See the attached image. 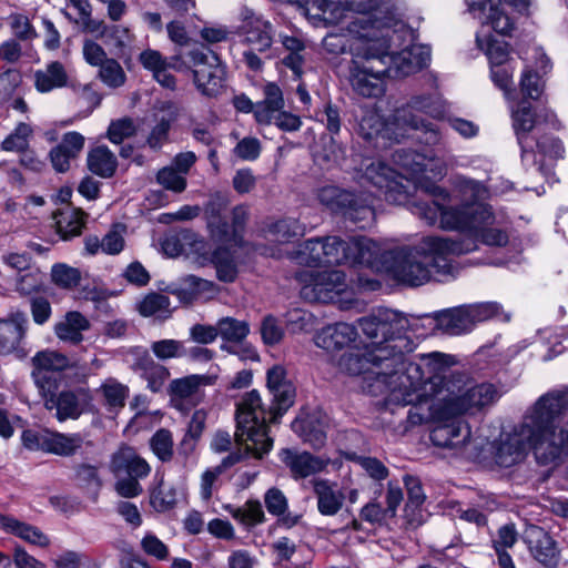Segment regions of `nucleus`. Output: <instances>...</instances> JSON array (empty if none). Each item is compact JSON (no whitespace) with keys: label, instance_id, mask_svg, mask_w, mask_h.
<instances>
[{"label":"nucleus","instance_id":"f257e3e1","mask_svg":"<svg viewBox=\"0 0 568 568\" xmlns=\"http://www.w3.org/2000/svg\"><path fill=\"white\" fill-rule=\"evenodd\" d=\"M452 358L442 353L420 356L419 365L407 369L408 385L395 390L402 405H417L429 399V413L436 425L430 442L457 454L470 442L471 432L462 416H475L494 405L499 398L497 388L489 383H475L459 373H449Z\"/></svg>","mask_w":568,"mask_h":568},{"label":"nucleus","instance_id":"f03ea898","mask_svg":"<svg viewBox=\"0 0 568 568\" xmlns=\"http://www.w3.org/2000/svg\"><path fill=\"white\" fill-rule=\"evenodd\" d=\"M358 324L369 344L363 352L344 354L339 367L352 375L366 374L374 395L387 394L389 402L398 404L395 390L408 385V366L420 364V358L412 362L405 356L414 349V342L404 334L408 322L396 311L378 308Z\"/></svg>","mask_w":568,"mask_h":568},{"label":"nucleus","instance_id":"7ed1b4c3","mask_svg":"<svg viewBox=\"0 0 568 568\" xmlns=\"http://www.w3.org/2000/svg\"><path fill=\"white\" fill-rule=\"evenodd\" d=\"M452 186V193H447L435 184L427 185L426 191L434 199L416 202L413 213L428 225L467 233L456 240L471 239L476 247L478 241L488 246H505L508 232L497 221L493 207L484 202L489 195L485 184L458 175L453 179Z\"/></svg>","mask_w":568,"mask_h":568},{"label":"nucleus","instance_id":"20e7f679","mask_svg":"<svg viewBox=\"0 0 568 568\" xmlns=\"http://www.w3.org/2000/svg\"><path fill=\"white\" fill-rule=\"evenodd\" d=\"M568 406V387L549 392L538 398L521 424L500 438L495 460L510 467L524 457L529 446L539 464H551L568 453V430L556 424Z\"/></svg>","mask_w":568,"mask_h":568},{"label":"nucleus","instance_id":"39448f33","mask_svg":"<svg viewBox=\"0 0 568 568\" xmlns=\"http://www.w3.org/2000/svg\"><path fill=\"white\" fill-rule=\"evenodd\" d=\"M267 387L274 402L270 408L264 406L255 389L245 393L236 405L235 439L239 445L244 446L246 454L255 458H262L273 446L266 423H276L293 405L295 397V389L286 379V372L282 366L276 365L267 371Z\"/></svg>","mask_w":568,"mask_h":568},{"label":"nucleus","instance_id":"423d86ee","mask_svg":"<svg viewBox=\"0 0 568 568\" xmlns=\"http://www.w3.org/2000/svg\"><path fill=\"white\" fill-rule=\"evenodd\" d=\"M475 248L476 244L471 239L426 236L414 246L389 251L385 262L395 280L410 286H419L436 275H452L453 266L448 257L467 254Z\"/></svg>","mask_w":568,"mask_h":568},{"label":"nucleus","instance_id":"0eeeda50","mask_svg":"<svg viewBox=\"0 0 568 568\" xmlns=\"http://www.w3.org/2000/svg\"><path fill=\"white\" fill-rule=\"evenodd\" d=\"M355 39L348 40L352 55L349 63V84L355 93L364 98H379L385 92L387 77L388 42L375 44L378 39H367V31L362 24L355 23L352 29Z\"/></svg>","mask_w":568,"mask_h":568},{"label":"nucleus","instance_id":"6e6552de","mask_svg":"<svg viewBox=\"0 0 568 568\" xmlns=\"http://www.w3.org/2000/svg\"><path fill=\"white\" fill-rule=\"evenodd\" d=\"M349 11L361 13L359 17L349 22L347 32L349 39H355L356 33L352 30L355 23H361L367 31V39H378V34L384 37L393 36L397 38L408 37L410 28L402 19L397 0H344Z\"/></svg>","mask_w":568,"mask_h":568},{"label":"nucleus","instance_id":"1a4fd4ad","mask_svg":"<svg viewBox=\"0 0 568 568\" xmlns=\"http://www.w3.org/2000/svg\"><path fill=\"white\" fill-rule=\"evenodd\" d=\"M428 114L434 119H439L445 114V104L440 97L436 94H420L413 97L406 106L395 112V121L403 124L405 132L408 130L415 133V138L423 139L427 144H438L440 133L434 123L427 122L414 112Z\"/></svg>","mask_w":568,"mask_h":568},{"label":"nucleus","instance_id":"9d476101","mask_svg":"<svg viewBox=\"0 0 568 568\" xmlns=\"http://www.w3.org/2000/svg\"><path fill=\"white\" fill-rule=\"evenodd\" d=\"M390 36H393V32H390ZM412 41V29L409 36L405 38L378 34V41H375V44H379L381 42H388L390 44L387 49L386 58L388 68L386 75L388 78H404L410 75L422 70L429 62V48L423 44H413Z\"/></svg>","mask_w":568,"mask_h":568},{"label":"nucleus","instance_id":"9b49d317","mask_svg":"<svg viewBox=\"0 0 568 568\" xmlns=\"http://www.w3.org/2000/svg\"><path fill=\"white\" fill-rule=\"evenodd\" d=\"M393 161L400 170L397 172L399 181L413 180L416 184L423 183L422 178H442L446 173L447 162L444 151L429 150L426 153H418L412 150H396Z\"/></svg>","mask_w":568,"mask_h":568},{"label":"nucleus","instance_id":"f8f14e48","mask_svg":"<svg viewBox=\"0 0 568 568\" xmlns=\"http://www.w3.org/2000/svg\"><path fill=\"white\" fill-rule=\"evenodd\" d=\"M317 199L331 211L342 212L363 229L374 221L371 195L356 196L349 191L327 185L317 191Z\"/></svg>","mask_w":568,"mask_h":568},{"label":"nucleus","instance_id":"ddd939ff","mask_svg":"<svg viewBox=\"0 0 568 568\" xmlns=\"http://www.w3.org/2000/svg\"><path fill=\"white\" fill-rule=\"evenodd\" d=\"M361 183H369L378 189L388 202H402L406 186L399 181L397 171L379 159L365 158L355 169Z\"/></svg>","mask_w":568,"mask_h":568},{"label":"nucleus","instance_id":"4468645a","mask_svg":"<svg viewBox=\"0 0 568 568\" xmlns=\"http://www.w3.org/2000/svg\"><path fill=\"white\" fill-rule=\"evenodd\" d=\"M300 281L303 283L301 296L312 303L333 302L346 286L345 274L338 270L304 272Z\"/></svg>","mask_w":568,"mask_h":568},{"label":"nucleus","instance_id":"2eb2a0df","mask_svg":"<svg viewBox=\"0 0 568 568\" xmlns=\"http://www.w3.org/2000/svg\"><path fill=\"white\" fill-rule=\"evenodd\" d=\"M193 63V79L197 90L207 97L216 95L223 85L224 68L219 57L210 51L194 49L189 53Z\"/></svg>","mask_w":568,"mask_h":568},{"label":"nucleus","instance_id":"dca6fc26","mask_svg":"<svg viewBox=\"0 0 568 568\" xmlns=\"http://www.w3.org/2000/svg\"><path fill=\"white\" fill-rule=\"evenodd\" d=\"M216 375L193 374L182 378L173 379L170 383L171 403L179 410H189L204 399V386L214 385Z\"/></svg>","mask_w":568,"mask_h":568},{"label":"nucleus","instance_id":"f3484780","mask_svg":"<svg viewBox=\"0 0 568 568\" xmlns=\"http://www.w3.org/2000/svg\"><path fill=\"white\" fill-rule=\"evenodd\" d=\"M469 13L483 24L489 26L501 36H510L515 29L514 19L507 13L500 0H465Z\"/></svg>","mask_w":568,"mask_h":568},{"label":"nucleus","instance_id":"a211bd4d","mask_svg":"<svg viewBox=\"0 0 568 568\" xmlns=\"http://www.w3.org/2000/svg\"><path fill=\"white\" fill-rule=\"evenodd\" d=\"M511 120L517 141L521 146L523 160L526 162L531 160L538 164L539 170H542L544 164L536 159L534 139L530 136V133L537 128L536 115L531 111L530 103L527 101L519 102L516 109L511 110Z\"/></svg>","mask_w":568,"mask_h":568},{"label":"nucleus","instance_id":"6ab92c4d","mask_svg":"<svg viewBox=\"0 0 568 568\" xmlns=\"http://www.w3.org/2000/svg\"><path fill=\"white\" fill-rule=\"evenodd\" d=\"M44 407L48 410H55V418L59 422L78 419L83 413L84 395L78 392L63 390L54 394L51 386L41 389Z\"/></svg>","mask_w":568,"mask_h":568},{"label":"nucleus","instance_id":"aec40b11","mask_svg":"<svg viewBox=\"0 0 568 568\" xmlns=\"http://www.w3.org/2000/svg\"><path fill=\"white\" fill-rule=\"evenodd\" d=\"M230 199L226 194L214 193L204 206V219L211 237L215 242H224L230 237V224L226 220V211Z\"/></svg>","mask_w":568,"mask_h":568},{"label":"nucleus","instance_id":"412c9836","mask_svg":"<svg viewBox=\"0 0 568 568\" xmlns=\"http://www.w3.org/2000/svg\"><path fill=\"white\" fill-rule=\"evenodd\" d=\"M241 16L246 43L258 52L268 50L274 34L272 24L247 8L242 11Z\"/></svg>","mask_w":568,"mask_h":568},{"label":"nucleus","instance_id":"4be33fe9","mask_svg":"<svg viewBox=\"0 0 568 568\" xmlns=\"http://www.w3.org/2000/svg\"><path fill=\"white\" fill-rule=\"evenodd\" d=\"M110 469L116 476H133L145 478L151 473V466L130 446L120 447L110 462Z\"/></svg>","mask_w":568,"mask_h":568},{"label":"nucleus","instance_id":"5701e85b","mask_svg":"<svg viewBox=\"0 0 568 568\" xmlns=\"http://www.w3.org/2000/svg\"><path fill=\"white\" fill-rule=\"evenodd\" d=\"M357 331L355 326L347 323L327 325L314 335V343L317 347L335 353L342 351L355 342Z\"/></svg>","mask_w":568,"mask_h":568},{"label":"nucleus","instance_id":"b1692460","mask_svg":"<svg viewBox=\"0 0 568 568\" xmlns=\"http://www.w3.org/2000/svg\"><path fill=\"white\" fill-rule=\"evenodd\" d=\"M27 331L28 318L22 312L12 313L7 320H0V355L18 352Z\"/></svg>","mask_w":568,"mask_h":568},{"label":"nucleus","instance_id":"393cba45","mask_svg":"<svg viewBox=\"0 0 568 568\" xmlns=\"http://www.w3.org/2000/svg\"><path fill=\"white\" fill-rule=\"evenodd\" d=\"M358 131L366 140H372L381 135L399 141L400 139L410 136V134L405 132L403 124H397L395 120L392 123H385L376 111H367L362 116Z\"/></svg>","mask_w":568,"mask_h":568},{"label":"nucleus","instance_id":"a878e982","mask_svg":"<svg viewBox=\"0 0 568 568\" xmlns=\"http://www.w3.org/2000/svg\"><path fill=\"white\" fill-rule=\"evenodd\" d=\"M313 489L317 500V510L323 516H335L343 508L345 495L337 483L327 479H314Z\"/></svg>","mask_w":568,"mask_h":568},{"label":"nucleus","instance_id":"bb28decb","mask_svg":"<svg viewBox=\"0 0 568 568\" xmlns=\"http://www.w3.org/2000/svg\"><path fill=\"white\" fill-rule=\"evenodd\" d=\"M282 460L290 468L294 478H305L325 469L328 459L313 456L310 453H296L291 449H284L281 454Z\"/></svg>","mask_w":568,"mask_h":568},{"label":"nucleus","instance_id":"cd10ccee","mask_svg":"<svg viewBox=\"0 0 568 568\" xmlns=\"http://www.w3.org/2000/svg\"><path fill=\"white\" fill-rule=\"evenodd\" d=\"M219 336L224 342L221 349L230 354H239L237 345H242L250 334V324L246 321L232 316L221 317L216 322Z\"/></svg>","mask_w":568,"mask_h":568},{"label":"nucleus","instance_id":"c85d7f7f","mask_svg":"<svg viewBox=\"0 0 568 568\" xmlns=\"http://www.w3.org/2000/svg\"><path fill=\"white\" fill-rule=\"evenodd\" d=\"M263 100L255 103L254 116L260 124H271L276 114L284 109L283 92L277 84L268 82L263 88Z\"/></svg>","mask_w":568,"mask_h":568},{"label":"nucleus","instance_id":"c756f323","mask_svg":"<svg viewBox=\"0 0 568 568\" xmlns=\"http://www.w3.org/2000/svg\"><path fill=\"white\" fill-rule=\"evenodd\" d=\"M34 371L32 376L36 384L41 389L47 388L44 386V372H60L71 366V361L68 356L55 351H42L37 353L32 358Z\"/></svg>","mask_w":568,"mask_h":568},{"label":"nucleus","instance_id":"7c9ffc66","mask_svg":"<svg viewBox=\"0 0 568 568\" xmlns=\"http://www.w3.org/2000/svg\"><path fill=\"white\" fill-rule=\"evenodd\" d=\"M0 529L6 534L14 535L31 545L39 547H48L50 545L49 537L38 527L20 521L12 516L0 514Z\"/></svg>","mask_w":568,"mask_h":568},{"label":"nucleus","instance_id":"2f4dec72","mask_svg":"<svg viewBox=\"0 0 568 568\" xmlns=\"http://www.w3.org/2000/svg\"><path fill=\"white\" fill-rule=\"evenodd\" d=\"M529 550L534 558L548 568H554L559 561L555 540L542 529L532 531L529 538Z\"/></svg>","mask_w":568,"mask_h":568},{"label":"nucleus","instance_id":"473e14b6","mask_svg":"<svg viewBox=\"0 0 568 568\" xmlns=\"http://www.w3.org/2000/svg\"><path fill=\"white\" fill-rule=\"evenodd\" d=\"M89 327V321L81 313L69 312L54 325V333L60 341L77 345L82 342V333Z\"/></svg>","mask_w":568,"mask_h":568},{"label":"nucleus","instance_id":"72a5a7b5","mask_svg":"<svg viewBox=\"0 0 568 568\" xmlns=\"http://www.w3.org/2000/svg\"><path fill=\"white\" fill-rule=\"evenodd\" d=\"M141 355L135 363V368L142 372V376L148 382V387L153 393L162 389L164 383L170 376V372L163 365L155 363L149 355L146 349H136Z\"/></svg>","mask_w":568,"mask_h":568},{"label":"nucleus","instance_id":"f704fd0d","mask_svg":"<svg viewBox=\"0 0 568 568\" xmlns=\"http://www.w3.org/2000/svg\"><path fill=\"white\" fill-rule=\"evenodd\" d=\"M68 79L63 64L59 61H52L44 69L36 71L34 87L39 92L48 93L54 89L65 87Z\"/></svg>","mask_w":568,"mask_h":568},{"label":"nucleus","instance_id":"c9c22d12","mask_svg":"<svg viewBox=\"0 0 568 568\" xmlns=\"http://www.w3.org/2000/svg\"><path fill=\"white\" fill-rule=\"evenodd\" d=\"M381 248L372 239L353 237L347 242L348 263L351 264H373Z\"/></svg>","mask_w":568,"mask_h":568},{"label":"nucleus","instance_id":"e433bc0d","mask_svg":"<svg viewBox=\"0 0 568 568\" xmlns=\"http://www.w3.org/2000/svg\"><path fill=\"white\" fill-rule=\"evenodd\" d=\"M294 428L301 427L303 438L314 448H321L326 440V417L321 413L310 415L305 420L295 422Z\"/></svg>","mask_w":568,"mask_h":568},{"label":"nucleus","instance_id":"4c0bfd02","mask_svg":"<svg viewBox=\"0 0 568 568\" xmlns=\"http://www.w3.org/2000/svg\"><path fill=\"white\" fill-rule=\"evenodd\" d=\"M89 170L101 178H111L116 170L118 162L115 155L106 146H97L88 154Z\"/></svg>","mask_w":568,"mask_h":568},{"label":"nucleus","instance_id":"58836bf2","mask_svg":"<svg viewBox=\"0 0 568 568\" xmlns=\"http://www.w3.org/2000/svg\"><path fill=\"white\" fill-rule=\"evenodd\" d=\"M45 453L71 456L74 455L83 444V438L80 434H63L58 432L48 433V442Z\"/></svg>","mask_w":568,"mask_h":568},{"label":"nucleus","instance_id":"ea45409f","mask_svg":"<svg viewBox=\"0 0 568 568\" xmlns=\"http://www.w3.org/2000/svg\"><path fill=\"white\" fill-rule=\"evenodd\" d=\"M82 212L65 207L53 215L57 232L63 240L78 236L84 225Z\"/></svg>","mask_w":568,"mask_h":568},{"label":"nucleus","instance_id":"a19ab883","mask_svg":"<svg viewBox=\"0 0 568 568\" xmlns=\"http://www.w3.org/2000/svg\"><path fill=\"white\" fill-rule=\"evenodd\" d=\"M437 320L439 326L453 335L465 333L474 326L467 306L443 312Z\"/></svg>","mask_w":568,"mask_h":568},{"label":"nucleus","instance_id":"79ce46f5","mask_svg":"<svg viewBox=\"0 0 568 568\" xmlns=\"http://www.w3.org/2000/svg\"><path fill=\"white\" fill-rule=\"evenodd\" d=\"M224 509L240 524L253 527L264 523L265 515L258 500H247L242 507L225 505Z\"/></svg>","mask_w":568,"mask_h":568},{"label":"nucleus","instance_id":"37998d69","mask_svg":"<svg viewBox=\"0 0 568 568\" xmlns=\"http://www.w3.org/2000/svg\"><path fill=\"white\" fill-rule=\"evenodd\" d=\"M162 110L168 111L169 119L162 118L151 130L146 143L152 150H160L168 141L171 122L179 115V109L172 102L164 103Z\"/></svg>","mask_w":568,"mask_h":568},{"label":"nucleus","instance_id":"c03bdc74","mask_svg":"<svg viewBox=\"0 0 568 568\" xmlns=\"http://www.w3.org/2000/svg\"><path fill=\"white\" fill-rule=\"evenodd\" d=\"M241 459L239 454H230L223 458L222 463L214 468L206 469L201 476L200 495L205 501L210 500L213 495V486L222 473L236 464Z\"/></svg>","mask_w":568,"mask_h":568},{"label":"nucleus","instance_id":"a18cd8bd","mask_svg":"<svg viewBox=\"0 0 568 568\" xmlns=\"http://www.w3.org/2000/svg\"><path fill=\"white\" fill-rule=\"evenodd\" d=\"M171 301L166 295L152 292L138 303L139 313L144 316H168L171 313Z\"/></svg>","mask_w":568,"mask_h":568},{"label":"nucleus","instance_id":"49530a36","mask_svg":"<svg viewBox=\"0 0 568 568\" xmlns=\"http://www.w3.org/2000/svg\"><path fill=\"white\" fill-rule=\"evenodd\" d=\"M268 233L274 241L286 243L305 234V226L293 217L276 221L268 226Z\"/></svg>","mask_w":568,"mask_h":568},{"label":"nucleus","instance_id":"de8ad7c7","mask_svg":"<svg viewBox=\"0 0 568 568\" xmlns=\"http://www.w3.org/2000/svg\"><path fill=\"white\" fill-rule=\"evenodd\" d=\"M32 135V126L29 123L19 122L13 131L1 142V150L18 153L27 151Z\"/></svg>","mask_w":568,"mask_h":568},{"label":"nucleus","instance_id":"09e8293b","mask_svg":"<svg viewBox=\"0 0 568 568\" xmlns=\"http://www.w3.org/2000/svg\"><path fill=\"white\" fill-rule=\"evenodd\" d=\"M233 246H220L213 253V262L216 266V274L220 281L233 282L237 275V268L234 263L233 253L230 251Z\"/></svg>","mask_w":568,"mask_h":568},{"label":"nucleus","instance_id":"8fccbe9b","mask_svg":"<svg viewBox=\"0 0 568 568\" xmlns=\"http://www.w3.org/2000/svg\"><path fill=\"white\" fill-rule=\"evenodd\" d=\"M102 394L104 404L109 409H119L125 405L129 395L128 386L121 384L114 378H108L99 388Z\"/></svg>","mask_w":568,"mask_h":568},{"label":"nucleus","instance_id":"3c124183","mask_svg":"<svg viewBox=\"0 0 568 568\" xmlns=\"http://www.w3.org/2000/svg\"><path fill=\"white\" fill-rule=\"evenodd\" d=\"M326 23H338L348 10L344 0H315L312 6Z\"/></svg>","mask_w":568,"mask_h":568},{"label":"nucleus","instance_id":"603ef678","mask_svg":"<svg viewBox=\"0 0 568 568\" xmlns=\"http://www.w3.org/2000/svg\"><path fill=\"white\" fill-rule=\"evenodd\" d=\"M477 45L485 51L490 65L493 64H505L509 59L508 43L505 41L495 40L491 37L481 39L477 37Z\"/></svg>","mask_w":568,"mask_h":568},{"label":"nucleus","instance_id":"864d4df0","mask_svg":"<svg viewBox=\"0 0 568 568\" xmlns=\"http://www.w3.org/2000/svg\"><path fill=\"white\" fill-rule=\"evenodd\" d=\"M102 39H104V43L111 47L116 54H120L132 43L134 36L129 28L113 24L106 28Z\"/></svg>","mask_w":568,"mask_h":568},{"label":"nucleus","instance_id":"5fc2aeb1","mask_svg":"<svg viewBox=\"0 0 568 568\" xmlns=\"http://www.w3.org/2000/svg\"><path fill=\"white\" fill-rule=\"evenodd\" d=\"M99 79L109 88L116 89L124 85L126 74L121 64L110 58L99 67Z\"/></svg>","mask_w":568,"mask_h":568},{"label":"nucleus","instance_id":"6e6d98bb","mask_svg":"<svg viewBox=\"0 0 568 568\" xmlns=\"http://www.w3.org/2000/svg\"><path fill=\"white\" fill-rule=\"evenodd\" d=\"M151 506L159 513L166 511L176 503V490L173 486L160 480L159 485L152 490L150 496Z\"/></svg>","mask_w":568,"mask_h":568},{"label":"nucleus","instance_id":"4d7b16f0","mask_svg":"<svg viewBox=\"0 0 568 568\" xmlns=\"http://www.w3.org/2000/svg\"><path fill=\"white\" fill-rule=\"evenodd\" d=\"M151 351L160 361H169L186 356V348L184 347L183 342L173 338L153 342L151 344Z\"/></svg>","mask_w":568,"mask_h":568},{"label":"nucleus","instance_id":"13d9d810","mask_svg":"<svg viewBox=\"0 0 568 568\" xmlns=\"http://www.w3.org/2000/svg\"><path fill=\"white\" fill-rule=\"evenodd\" d=\"M183 287L181 291L190 294L191 298H211L217 293L214 283L200 278L195 275H187L182 281Z\"/></svg>","mask_w":568,"mask_h":568},{"label":"nucleus","instance_id":"bf43d9fd","mask_svg":"<svg viewBox=\"0 0 568 568\" xmlns=\"http://www.w3.org/2000/svg\"><path fill=\"white\" fill-rule=\"evenodd\" d=\"M248 219V209L245 205H237L232 210V224L230 225V237L220 242L230 244V246H241L243 244L242 231Z\"/></svg>","mask_w":568,"mask_h":568},{"label":"nucleus","instance_id":"052dcab7","mask_svg":"<svg viewBox=\"0 0 568 568\" xmlns=\"http://www.w3.org/2000/svg\"><path fill=\"white\" fill-rule=\"evenodd\" d=\"M344 149L331 139L321 150L314 154V161L324 169L338 165L344 159Z\"/></svg>","mask_w":568,"mask_h":568},{"label":"nucleus","instance_id":"680f3d73","mask_svg":"<svg viewBox=\"0 0 568 568\" xmlns=\"http://www.w3.org/2000/svg\"><path fill=\"white\" fill-rule=\"evenodd\" d=\"M150 446L153 454L162 462L173 457V437L170 430L161 428L151 437Z\"/></svg>","mask_w":568,"mask_h":568},{"label":"nucleus","instance_id":"e2e57ef3","mask_svg":"<svg viewBox=\"0 0 568 568\" xmlns=\"http://www.w3.org/2000/svg\"><path fill=\"white\" fill-rule=\"evenodd\" d=\"M473 324L498 317L509 321V315L501 311V307L494 302L466 305Z\"/></svg>","mask_w":568,"mask_h":568},{"label":"nucleus","instance_id":"0e129e2a","mask_svg":"<svg viewBox=\"0 0 568 568\" xmlns=\"http://www.w3.org/2000/svg\"><path fill=\"white\" fill-rule=\"evenodd\" d=\"M324 251L325 237L310 239L303 243L302 248L298 251L297 258L301 263L323 264Z\"/></svg>","mask_w":568,"mask_h":568},{"label":"nucleus","instance_id":"69168bd1","mask_svg":"<svg viewBox=\"0 0 568 568\" xmlns=\"http://www.w3.org/2000/svg\"><path fill=\"white\" fill-rule=\"evenodd\" d=\"M348 263L347 242L337 236L325 237L323 264Z\"/></svg>","mask_w":568,"mask_h":568},{"label":"nucleus","instance_id":"338daca9","mask_svg":"<svg viewBox=\"0 0 568 568\" xmlns=\"http://www.w3.org/2000/svg\"><path fill=\"white\" fill-rule=\"evenodd\" d=\"M287 327L292 333H307L316 325V318L307 311L292 310L286 315Z\"/></svg>","mask_w":568,"mask_h":568},{"label":"nucleus","instance_id":"774afa93","mask_svg":"<svg viewBox=\"0 0 568 568\" xmlns=\"http://www.w3.org/2000/svg\"><path fill=\"white\" fill-rule=\"evenodd\" d=\"M156 181L164 189L174 193H181L186 189V179L171 165L159 170Z\"/></svg>","mask_w":568,"mask_h":568}]
</instances>
